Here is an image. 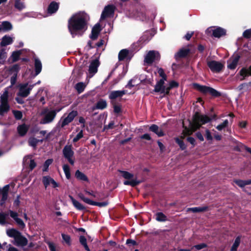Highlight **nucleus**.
Segmentation results:
<instances>
[{"instance_id":"1","label":"nucleus","mask_w":251,"mask_h":251,"mask_svg":"<svg viewBox=\"0 0 251 251\" xmlns=\"http://www.w3.org/2000/svg\"><path fill=\"white\" fill-rule=\"evenodd\" d=\"M89 16L84 12L74 14L68 21V29L72 37L81 36L88 28Z\"/></svg>"},{"instance_id":"2","label":"nucleus","mask_w":251,"mask_h":251,"mask_svg":"<svg viewBox=\"0 0 251 251\" xmlns=\"http://www.w3.org/2000/svg\"><path fill=\"white\" fill-rule=\"evenodd\" d=\"M7 235L14 239V244L17 246L23 247L27 244V239L22 236L21 233L17 230L11 228L6 230Z\"/></svg>"},{"instance_id":"3","label":"nucleus","mask_w":251,"mask_h":251,"mask_svg":"<svg viewBox=\"0 0 251 251\" xmlns=\"http://www.w3.org/2000/svg\"><path fill=\"white\" fill-rule=\"evenodd\" d=\"M56 111L55 110H51L45 108L41 113L42 116L40 121V124L45 125L51 123L56 115Z\"/></svg>"},{"instance_id":"4","label":"nucleus","mask_w":251,"mask_h":251,"mask_svg":"<svg viewBox=\"0 0 251 251\" xmlns=\"http://www.w3.org/2000/svg\"><path fill=\"white\" fill-rule=\"evenodd\" d=\"M160 58V54L156 50H150L145 55L144 62L146 65H151L153 62L158 61Z\"/></svg>"},{"instance_id":"5","label":"nucleus","mask_w":251,"mask_h":251,"mask_svg":"<svg viewBox=\"0 0 251 251\" xmlns=\"http://www.w3.org/2000/svg\"><path fill=\"white\" fill-rule=\"evenodd\" d=\"M77 111L72 110L67 114H64L59 120L58 125L61 127H63L69 125L73 121L74 118L77 115Z\"/></svg>"},{"instance_id":"6","label":"nucleus","mask_w":251,"mask_h":251,"mask_svg":"<svg viewBox=\"0 0 251 251\" xmlns=\"http://www.w3.org/2000/svg\"><path fill=\"white\" fill-rule=\"evenodd\" d=\"M210 119L207 116L202 115H196L195 117V122L192 125V131H194L199 129L201 124L207 123L210 121Z\"/></svg>"},{"instance_id":"7","label":"nucleus","mask_w":251,"mask_h":251,"mask_svg":"<svg viewBox=\"0 0 251 251\" xmlns=\"http://www.w3.org/2000/svg\"><path fill=\"white\" fill-rule=\"evenodd\" d=\"M206 32L208 35H211L216 38H220L226 34V31L220 27L211 26L208 27Z\"/></svg>"},{"instance_id":"8","label":"nucleus","mask_w":251,"mask_h":251,"mask_svg":"<svg viewBox=\"0 0 251 251\" xmlns=\"http://www.w3.org/2000/svg\"><path fill=\"white\" fill-rule=\"evenodd\" d=\"M35 84L29 85L28 83H22L19 85V91L18 95L22 97H26Z\"/></svg>"},{"instance_id":"9","label":"nucleus","mask_w":251,"mask_h":251,"mask_svg":"<svg viewBox=\"0 0 251 251\" xmlns=\"http://www.w3.org/2000/svg\"><path fill=\"white\" fill-rule=\"evenodd\" d=\"M62 152L64 157L67 159L72 165H74L75 163V159L74 158V152L72 150V146H65L63 149Z\"/></svg>"},{"instance_id":"10","label":"nucleus","mask_w":251,"mask_h":251,"mask_svg":"<svg viewBox=\"0 0 251 251\" xmlns=\"http://www.w3.org/2000/svg\"><path fill=\"white\" fill-rule=\"evenodd\" d=\"M207 64L210 70L216 73L220 72L224 67V64L222 63L215 60L208 61Z\"/></svg>"},{"instance_id":"11","label":"nucleus","mask_w":251,"mask_h":251,"mask_svg":"<svg viewBox=\"0 0 251 251\" xmlns=\"http://www.w3.org/2000/svg\"><path fill=\"white\" fill-rule=\"evenodd\" d=\"M165 81L163 79H160L155 85L154 90L155 92L163 94L164 96L168 94L167 86L164 85Z\"/></svg>"},{"instance_id":"12","label":"nucleus","mask_w":251,"mask_h":251,"mask_svg":"<svg viewBox=\"0 0 251 251\" xmlns=\"http://www.w3.org/2000/svg\"><path fill=\"white\" fill-rule=\"evenodd\" d=\"M99 65V61L97 59H94L91 62L88 73V76L89 77H93L97 73Z\"/></svg>"},{"instance_id":"13","label":"nucleus","mask_w":251,"mask_h":251,"mask_svg":"<svg viewBox=\"0 0 251 251\" xmlns=\"http://www.w3.org/2000/svg\"><path fill=\"white\" fill-rule=\"evenodd\" d=\"M145 11V7L141 6L139 10L137 9L135 12L130 14L129 16L143 21L146 19Z\"/></svg>"},{"instance_id":"14","label":"nucleus","mask_w":251,"mask_h":251,"mask_svg":"<svg viewBox=\"0 0 251 251\" xmlns=\"http://www.w3.org/2000/svg\"><path fill=\"white\" fill-rule=\"evenodd\" d=\"M114 12V8L112 5L106 6L100 16V20H102L105 19L106 18L112 16Z\"/></svg>"},{"instance_id":"15","label":"nucleus","mask_w":251,"mask_h":251,"mask_svg":"<svg viewBox=\"0 0 251 251\" xmlns=\"http://www.w3.org/2000/svg\"><path fill=\"white\" fill-rule=\"evenodd\" d=\"M43 183L45 188H47L50 184H51L53 188H56L58 186V184L49 176H46L43 177Z\"/></svg>"},{"instance_id":"16","label":"nucleus","mask_w":251,"mask_h":251,"mask_svg":"<svg viewBox=\"0 0 251 251\" xmlns=\"http://www.w3.org/2000/svg\"><path fill=\"white\" fill-rule=\"evenodd\" d=\"M240 56L236 54L230 58L227 61V68L229 69H234L237 66Z\"/></svg>"},{"instance_id":"17","label":"nucleus","mask_w":251,"mask_h":251,"mask_svg":"<svg viewBox=\"0 0 251 251\" xmlns=\"http://www.w3.org/2000/svg\"><path fill=\"white\" fill-rule=\"evenodd\" d=\"M100 30V25L99 24H96L92 29L90 38L92 40H96L98 38Z\"/></svg>"},{"instance_id":"18","label":"nucleus","mask_w":251,"mask_h":251,"mask_svg":"<svg viewBox=\"0 0 251 251\" xmlns=\"http://www.w3.org/2000/svg\"><path fill=\"white\" fill-rule=\"evenodd\" d=\"M126 92L127 91L126 90L113 91L110 93L109 98L110 99L114 100L117 98L122 97L125 95Z\"/></svg>"},{"instance_id":"19","label":"nucleus","mask_w":251,"mask_h":251,"mask_svg":"<svg viewBox=\"0 0 251 251\" xmlns=\"http://www.w3.org/2000/svg\"><path fill=\"white\" fill-rule=\"evenodd\" d=\"M59 8L58 3L54 1L51 2L49 5L48 8V14L49 15H50L52 14L55 13Z\"/></svg>"},{"instance_id":"20","label":"nucleus","mask_w":251,"mask_h":251,"mask_svg":"<svg viewBox=\"0 0 251 251\" xmlns=\"http://www.w3.org/2000/svg\"><path fill=\"white\" fill-rule=\"evenodd\" d=\"M10 108L8 103H0V116H2L7 113L9 111Z\"/></svg>"},{"instance_id":"21","label":"nucleus","mask_w":251,"mask_h":251,"mask_svg":"<svg viewBox=\"0 0 251 251\" xmlns=\"http://www.w3.org/2000/svg\"><path fill=\"white\" fill-rule=\"evenodd\" d=\"M189 52V50L187 48H182L180 49L175 55L176 59H178L180 57L186 56Z\"/></svg>"},{"instance_id":"22","label":"nucleus","mask_w":251,"mask_h":251,"mask_svg":"<svg viewBox=\"0 0 251 251\" xmlns=\"http://www.w3.org/2000/svg\"><path fill=\"white\" fill-rule=\"evenodd\" d=\"M150 130L156 134L158 137H161L164 135L163 131L159 129V127L156 125H152L150 127Z\"/></svg>"},{"instance_id":"23","label":"nucleus","mask_w":251,"mask_h":251,"mask_svg":"<svg viewBox=\"0 0 251 251\" xmlns=\"http://www.w3.org/2000/svg\"><path fill=\"white\" fill-rule=\"evenodd\" d=\"M13 41V38L9 36L5 35L1 39L0 45L1 46H6L11 44Z\"/></svg>"},{"instance_id":"24","label":"nucleus","mask_w":251,"mask_h":251,"mask_svg":"<svg viewBox=\"0 0 251 251\" xmlns=\"http://www.w3.org/2000/svg\"><path fill=\"white\" fill-rule=\"evenodd\" d=\"M24 0H14V7L18 11H22L25 8Z\"/></svg>"},{"instance_id":"25","label":"nucleus","mask_w":251,"mask_h":251,"mask_svg":"<svg viewBox=\"0 0 251 251\" xmlns=\"http://www.w3.org/2000/svg\"><path fill=\"white\" fill-rule=\"evenodd\" d=\"M142 81L140 79H138L137 77H134L129 81L127 84L126 85V87L130 88L133 86H137Z\"/></svg>"},{"instance_id":"26","label":"nucleus","mask_w":251,"mask_h":251,"mask_svg":"<svg viewBox=\"0 0 251 251\" xmlns=\"http://www.w3.org/2000/svg\"><path fill=\"white\" fill-rule=\"evenodd\" d=\"M29 128V126L25 124H22L20 125L18 128L17 130L19 134L21 136H24L28 131Z\"/></svg>"},{"instance_id":"27","label":"nucleus","mask_w":251,"mask_h":251,"mask_svg":"<svg viewBox=\"0 0 251 251\" xmlns=\"http://www.w3.org/2000/svg\"><path fill=\"white\" fill-rule=\"evenodd\" d=\"M69 197L71 200L73 205L78 210H82L85 209V207L79 201L75 200L72 196L69 195Z\"/></svg>"},{"instance_id":"28","label":"nucleus","mask_w":251,"mask_h":251,"mask_svg":"<svg viewBox=\"0 0 251 251\" xmlns=\"http://www.w3.org/2000/svg\"><path fill=\"white\" fill-rule=\"evenodd\" d=\"M193 87L195 89L204 94L208 93V89L209 87L201 85L197 83L193 84Z\"/></svg>"},{"instance_id":"29","label":"nucleus","mask_w":251,"mask_h":251,"mask_svg":"<svg viewBox=\"0 0 251 251\" xmlns=\"http://www.w3.org/2000/svg\"><path fill=\"white\" fill-rule=\"evenodd\" d=\"M35 75H38L42 70V63L40 60L38 58L35 59Z\"/></svg>"},{"instance_id":"30","label":"nucleus","mask_w":251,"mask_h":251,"mask_svg":"<svg viewBox=\"0 0 251 251\" xmlns=\"http://www.w3.org/2000/svg\"><path fill=\"white\" fill-rule=\"evenodd\" d=\"M86 86V85L84 82H80L76 83L75 88L78 93L80 94L84 91Z\"/></svg>"},{"instance_id":"31","label":"nucleus","mask_w":251,"mask_h":251,"mask_svg":"<svg viewBox=\"0 0 251 251\" xmlns=\"http://www.w3.org/2000/svg\"><path fill=\"white\" fill-rule=\"evenodd\" d=\"M1 30L7 31L11 30L12 28V25L11 24L7 21L3 22L1 25Z\"/></svg>"},{"instance_id":"32","label":"nucleus","mask_w":251,"mask_h":251,"mask_svg":"<svg viewBox=\"0 0 251 251\" xmlns=\"http://www.w3.org/2000/svg\"><path fill=\"white\" fill-rule=\"evenodd\" d=\"M8 218V214L4 212H0V224L5 225L7 224V220Z\"/></svg>"},{"instance_id":"33","label":"nucleus","mask_w":251,"mask_h":251,"mask_svg":"<svg viewBox=\"0 0 251 251\" xmlns=\"http://www.w3.org/2000/svg\"><path fill=\"white\" fill-rule=\"evenodd\" d=\"M9 189V185H6L4 186L3 188L1 189V194L2 195V199L5 200L6 201L8 198V194Z\"/></svg>"},{"instance_id":"34","label":"nucleus","mask_w":251,"mask_h":251,"mask_svg":"<svg viewBox=\"0 0 251 251\" xmlns=\"http://www.w3.org/2000/svg\"><path fill=\"white\" fill-rule=\"evenodd\" d=\"M75 177L79 180L86 181H88V178L83 173L79 171V170H77L75 172Z\"/></svg>"},{"instance_id":"35","label":"nucleus","mask_w":251,"mask_h":251,"mask_svg":"<svg viewBox=\"0 0 251 251\" xmlns=\"http://www.w3.org/2000/svg\"><path fill=\"white\" fill-rule=\"evenodd\" d=\"M128 50L126 49H123L121 50L120 51L118 55L119 60H123L124 59L126 58L128 54Z\"/></svg>"},{"instance_id":"36","label":"nucleus","mask_w":251,"mask_h":251,"mask_svg":"<svg viewBox=\"0 0 251 251\" xmlns=\"http://www.w3.org/2000/svg\"><path fill=\"white\" fill-rule=\"evenodd\" d=\"M0 103H8V92L5 90L0 97Z\"/></svg>"},{"instance_id":"37","label":"nucleus","mask_w":251,"mask_h":251,"mask_svg":"<svg viewBox=\"0 0 251 251\" xmlns=\"http://www.w3.org/2000/svg\"><path fill=\"white\" fill-rule=\"evenodd\" d=\"M207 208V207L206 206L192 207L188 208L187 211H191L194 213L201 212L205 211Z\"/></svg>"},{"instance_id":"38","label":"nucleus","mask_w":251,"mask_h":251,"mask_svg":"<svg viewBox=\"0 0 251 251\" xmlns=\"http://www.w3.org/2000/svg\"><path fill=\"white\" fill-rule=\"evenodd\" d=\"M22 53V50H17L13 51L10 56L12 62H15L18 60L20 55Z\"/></svg>"},{"instance_id":"39","label":"nucleus","mask_w":251,"mask_h":251,"mask_svg":"<svg viewBox=\"0 0 251 251\" xmlns=\"http://www.w3.org/2000/svg\"><path fill=\"white\" fill-rule=\"evenodd\" d=\"M43 142V140H38L35 138H30L28 140V143L29 146L35 148L37 146V145L38 144V143L41 142L42 143Z\"/></svg>"},{"instance_id":"40","label":"nucleus","mask_w":251,"mask_h":251,"mask_svg":"<svg viewBox=\"0 0 251 251\" xmlns=\"http://www.w3.org/2000/svg\"><path fill=\"white\" fill-rule=\"evenodd\" d=\"M107 106V103L105 100H100L96 104V108L99 109H103Z\"/></svg>"},{"instance_id":"41","label":"nucleus","mask_w":251,"mask_h":251,"mask_svg":"<svg viewBox=\"0 0 251 251\" xmlns=\"http://www.w3.org/2000/svg\"><path fill=\"white\" fill-rule=\"evenodd\" d=\"M235 183L240 187H243L245 185L251 184V180H237L235 181Z\"/></svg>"},{"instance_id":"42","label":"nucleus","mask_w":251,"mask_h":251,"mask_svg":"<svg viewBox=\"0 0 251 251\" xmlns=\"http://www.w3.org/2000/svg\"><path fill=\"white\" fill-rule=\"evenodd\" d=\"M155 219L159 222L167 221V217L162 212H158L155 214Z\"/></svg>"},{"instance_id":"43","label":"nucleus","mask_w":251,"mask_h":251,"mask_svg":"<svg viewBox=\"0 0 251 251\" xmlns=\"http://www.w3.org/2000/svg\"><path fill=\"white\" fill-rule=\"evenodd\" d=\"M240 75L242 77L240 79H243L245 77L251 75V71L246 69H242L240 72Z\"/></svg>"},{"instance_id":"44","label":"nucleus","mask_w":251,"mask_h":251,"mask_svg":"<svg viewBox=\"0 0 251 251\" xmlns=\"http://www.w3.org/2000/svg\"><path fill=\"white\" fill-rule=\"evenodd\" d=\"M79 242L81 243V245H82L85 249L87 251H90V249L87 244V240L86 238L83 236H80L79 237Z\"/></svg>"},{"instance_id":"45","label":"nucleus","mask_w":251,"mask_h":251,"mask_svg":"<svg viewBox=\"0 0 251 251\" xmlns=\"http://www.w3.org/2000/svg\"><path fill=\"white\" fill-rule=\"evenodd\" d=\"M140 181L136 179H131L129 180H126L124 182V184L126 185H130L132 186H136V185L140 183Z\"/></svg>"},{"instance_id":"46","label":"nucleus","mask_w":251,"mask_h":251,"mask_svg":"<svg viewBox=\"0 0 251 251\" xmlns=\"http://www.w3.org/2000/svg\"><path fill=\"white\" fill-rule=\"evenodd\" d=\"M63 170L67 179H70L71 177L70 169L69 166L65 164L63 166Z\"/></svg>"},{"instance_id":"47","label":"nucleus","mask_w":251,"mask_h":251,"mask_svg":"<svg viewBox=\"0 0 251 251\" xmlns=\"http://www.w3.org/2000/svg\"><path fill=\"white\" fill-rule=\"evenodd\" d=\"M20 69V67L18 64H15L10 69V72L11 74L17 75L18 72Z\"/></svg>"},{"instance_id":"48","label":"nucleus","mask_w":251,"mask_h":251,"mask_svg":"<svg viewBox=\"0 0 251 251\" xmlns=\"http://www.w3.org/2000/svg\"><path fill=\"white\" fill-rule=\"evenodd\" d=\"M53 159H47L44 164L43 171V172H47L48 171V168L49 166L52 163Z\"/></svg>"},{"instance_id":"49","label":"nucleus","mask_w":251,"mask_h":251,"mask_svg":"<svg viewBox=\"0 0 251 251\" xmlns=\"http://www.w3.org/2000/svg\"><path fill=\"white\" fill-rule=\"evenodd\" d=\"M175 140L176 143L179 145L181 150H184L186 148V146L182 140H180L178 137L176 138Z\"/></svg>"},{"instance_id":"50","label":"nucleus","mask_w":251,"mask_h":251,"mask_svg":"<svg viewBox=\"0 0 251 251\" xmlns=\"http://www.w3.org/2000/svg\"><path fill=\"white\" fill-rule=\"evenodd\" d=\"M122 176L127 179H130L133 177V175L126 171H120Z\"/></svg>"},{"instance_id":"51","label":"nucleus","mask_w":251,"mask_h":251,"mask_svg":"<svg viewBox=\"0 0 251 251\" xmlns=\"http://www.w3.org/2000/svg\"><path fill=\"white\" fill-rule=\"evenodd\" d=\"M240 242V237H237L232 246L231 251H236L238 247L239 246Z\"/></svg>"},{"instance_id":"52","label":"nucleus","mask_w":251,"mask_h":251,"mask_svg":"<svg viewBox=\"0 0 251 251\" xmlns=\"http://www.w3.org/2000/svg\"><path fill=\"white\" fill-rule=\"evenodd\" d=\"M178 83L174 80L170 81L169 83V86H167V90H168V94L169 93L170 90L173 88L177 87Z\"/></svg>"},{"instance_id":"53","label":"nucleus","mask_w":251,"mask_h":251,"mask_svg":"<svg viewBox=\"0 0 251 251\" xmlns=\"http://www.w3.org/2000/svg\"><path fill=\"white\" fill-rule=\"evenodd\" d=\"M208 93L215 97H218L221 95L219 92L211 87H209Z\"/></svg>"},{"instance_id":"54","label":"nucleus","mask_w":251,"mask_h":251,"mask_svg":"<svg viewBox=\"0 0 251 251\" xmlns=\"http://www.w3.org/2000/svg\"><path fill=\"white\" fill-rule=\"evenodd\" d=\"M17 225L21 228H24L25 226V225L24 221L20 218H18L15 221Z\"/></svg>"},{"instance_id":"55","label":"nucleus","mask_w":251,"mask_h":251,"mask_svg":"<svg viewBox=\"0 0 251 251\" xmlns=\"http://www.w3.org/2000/svg\"><path fill=\"white\" fill-rule=\"evenodd\" d=\"M6 53L4 50H2L0 52V63L3 64L6 58Z\"/></svg>"},{"instance_id":"56","label":"nucleus","mask_w":251,"mask_h":251,"mask_svg":"<svg viewBox=\"0 0 251 251\" xmlns=\"http://www.w3.org/2000/svg\"><path fill=\"white\" fill-rule=\"evenodd\" d=\"M157 72L159 76L162 77L161 79L166 80V75L165 74L164 70L162 68L158 69Z\"/></svg>"},{"instance_id":"57","label":"nucleus","mask_w":251,"mask_h":251,"mask_svg":"<svg viewBox=\"0 0 251 251\" xmlns=\"http://www.w3.org/2000/svg\"><path fill=\"white\" fill-rule=\"evenodd\" d=\"M83 136V130H81L79 133L76 135V136L74 137V138L73 140V141L74 142H76L77 141H78L80 139L82 138Z\"/></svg>"},{"instance_id":"58","label":"nucleus","mask_w":251,"mask_h":251,"mask_svg":"<svg viewBox=\"0 0 251 251\" xmlns=\"http://www.w3.org/2000/svg\"><path fill=\"white\" fill-rule=\"evenodd\" d=\"M62 237L64 241L69 245L71 244V238L68 235L62 234Z\"/></svg>"},{"instance_id":"59","label":"nucleus","mask_w":251,"mask_h":251,"mask_svg":"<svg viewBox=\"0 0 251 251\" xmlns=\"http://www.w3.org/2000/svg\"><path fill=\"white\" fill-rule=\"evenodd\" d=\"M244 37L246 38H249L251 36V29H248L244 31L243 33Z\"/></svg>"},{"instance_id":"60","label":"nucleus","mask_w":251,"mask_h":251,"mask_svg":"<svg viewBox=\"0 0 251 251\" xmlns=\"http://www.w3.org/2000/svg\"><path fill=\"white\" fill-rule=\"evenodd\" d=\"M13 114L15 118L18 119L20 120L22 119L23 115L21 111H13Z\"/></svg>"},{"instance_id":"61","label":"nucleus","mask_w":251,"mask_h":251,"mask_svg":"<svg viewBox=\"0 0 251 251\" xmlns=\"http://www.w3.org/2000/svg\"><path fill=\"white\" fill-rule=\"evenodd\" d=\"M9 213L10 217L13 218L14 221H15L16 219L18 218V214L17 212L12 210H9Z\"/></svg>"},{"instance_id":"62","label":"nucleus","mask_w":251,"mask_h":251,"mask_svg":"<svg viewBox=\"0 0 251 251\" xmlns=\"http://www.w3.org/2000/svg\"><path fill=\"white\" fill-rule=\"evenodd\" d=\"M108 204V202L107 201L101 202L94 201V205H97L99 207H104L107 205Z\"/></svg>"},{"instance_id":"63","label":"nucleus","mask_w":251,"mask_h":251,"mask_svg":"<svg viewBox=\"0 0 251 251\" xmlns=\"http://www.w3.org/2000/svg\"><path fill=\"white\" fill-rule=\"evenodd\" d=\"M140 138L142 139H145L148 141L152 140V138L150 135L148 133H146L140 136Z\"/></svg>"},{"instance_id":"64","label":"nucleus","mask_w":251,"mask_h":251,"mask_svg":"<svg viewBox=\"0 0 251 251\" xmlns=\"http://www.w3.org/2000/svg\"><path fill=\"white\" fill-rule=\"evenodd\" d=\"M205 136L207 140H212L213 137L211 134V133L209 130H206L205 131Z\"/></svg>"}]
</instances>
